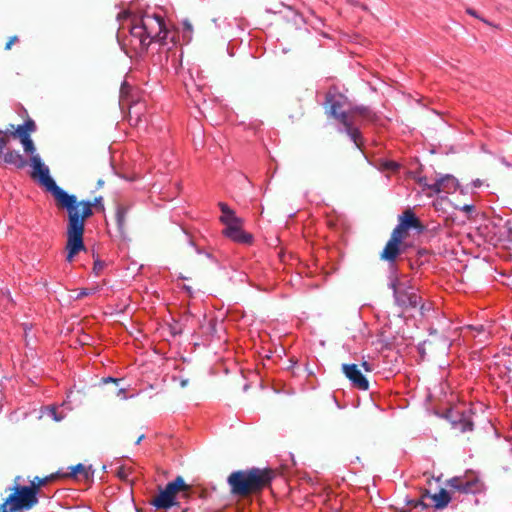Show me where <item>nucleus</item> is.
<instances>
[{
    "instance_id": "nucleus-1",
    "label": "nucleus",
    "mask_w": 512,
    "mask_h": 512,
    "mask_svg": "<svg viewBox=\"0 0 512 512\" xmlns=\"http://www.w3.org/2000/svg\"><path fill=\"white\" fill-rule=\"evenodd\" d=\"M69 197H71V203H61L59 208L66 209L68 213L65 250L67 252L66 261L72 263L76 255L81 251H86L83 242L86 219L93 215V208L104 211V204L101 196L95 198L93 202L89 200L78 202L75 195L69 194Z\"/></svg>"
},
{
    "instance_id": "nucleus-2",
    "label": "nucleus",
    "mask_w": 512,
    "mask_h": 512,
    "mask_svg": "<svg viewBox=\"0 0 512 512\" xmlns=\"http://www.w3.org/2000/svg\"><path fill=\"white\" fill-rule=\"evenodd\" d=\"M169 31L161 14L145 12L134 22L129 34L122 40V47L129 57L144 55L152 42L164 43Z\"/></svg>"
},
{
    "instance_id": "nucleus-3",
    "label": "nucleus",
    "mask_w": 512,
    "mask_h": 512,
    "mask_svg": "<svg viewBox=\"0 0 512 512\" xmlns=\"http://www.w3.org/2000/svg\"><path fill=\"white\" fill-rule=\"evenodd\" d=\"M275 472L270 468L252 467L232 472L227 479L233 495L246 497L271 486Z\"/></svg>"
},
{
    "instance_id": "nucleus-4",
    "label": "nucleus",
    "mask_w": 512,
    "mask_h": 512,
    "mask_svg": "<svg viewBox=\"0 0 512 512\" xmlns=\"http://www.w3.org/2000/svg\"><path fill=\"white\" fill-rule=\"evenodd\" d=\"M347 102V98L336 91V89H330L326 94V104L330 106V114L336 120H338L345 128V133L349 136L351 141L356 145L357 148H361L362 135L358 127H354L352 116L349 112L343 111V107Z\"/></svg>"
},
{
    "instance_id": "nucleus-5",
    "label": "nucleus",
    "mask_w": 512,
    "mask_h": 512,
    "mask_svg": "<svg viewBox=\"0 0 512 512\" xmlns=\"http://www.w3.org/2000/svg\"><path fill=\"white\" fill-rule=\"evenodd\" d=\"M191 486L186 484L181 476H177L173 481L168 482L164 489H161L159 494L155 496L150 504L156 509L168 510L171 507L178 505L177 495L182 493V497L187 498Z\"/></svg>"
},
{
    "instance_id": "nucleus-6",
    "label": "nucleus",
    "mask_w": 512,
    "mask_h": 512,
    "mask_svg": "<svg viewBox=\"0 0 512 512\" xmlns=\"http://www.w3.org/2000/svg\"><path fill=\"white\" fill-rule=\"evenodd\" d=\"M389 288L393 291L395 303L402 308H416L421 303L417 289L409 281H401L393 270L389 277Z\"/></svg>"
},
{
    "instance_id": "nucleus-7",
    "label": "nucleus",
    "mask_w": 512,
    "mask_h": 512,
    "mask_svg": "<svg viewBox=\"0 0 512 512\" xmlns=\"http://www.w3.org/2000/svg\"><path fill=\"white\" fill-rule=\"evenodd\" d=\"M30 162L34 169V173L39 176L41 184L44 185L47 191H49L55 198L57 206L60 207L61 203L70 204L72 201L71 197H69V194L60 188L50 177L49 168L42 163L40 156L32 155Z\"/></svg>"
},
{
    "instance_id": "nucleus-8",
    "label": "nucleus",
    "mask_w": 512,
    "mask_h": 512,
    "mask_svg": "<svg viewBox=\"0 0 512 512\" xmlns=\"http://www.w3.org/2000/svg\"><path fill=\"white\" fill-rule=\"evenodd\" d=\"M11 510H29L38 503L37 487L15 486L14 493L5 500Z\"/></svg>"
},
{
    "instance_id": "nucleus-9",
    "label": "nucleus",
    "mask_w": 512,
    "mask_h": 512,
    "mask_svg": "<svg viewBox=\"0 0 512 512\" xmlns=\"http://www.w3.org/2000/svg\"><path fill=\"white\" fill-rule=\"evenodd\" d=\"M447 486L464 494H479L485 491V485L478 478L465 479L453 477L447 481Z\"/></svg>"
},
{
    "instance_id": "nucleus-10",
    "label": "nucleus",
    "mask_w": 512,
    "mask_h": 512,
    "mask_svg": "<svg viewBox=\"0 0 512 512\" xmlns=\"http://www.w3.org/2000/svg\"><path fill=\"white\" fill-rule=\"evenodd\" d=\"M449 418L454 429H457L462 433L473 430L474 424L468 411L452 410L449 413Z\"/></svg>"
},
{
    "instance_id": "nucleus-11",
    "label": "nucleus",
    "mask_w": 512,
    "mask_h": 512,
    "mask_svg": "<svg viewBox=\"0 0 512 512\" xmlns=\"http://www.w3.org/2000/svg\"><path fill=\"white\" fill-rule=\"evenodd\" d=\"M342 370L345 376L351 381L353 387L359 390H368L369 382L356 364H343Z\"/></svg>"
},
{
    "instance_id": "nucleus-12",
    "label": "nucleus",
    "mask_w": 512,
    "mask_h": 512,
    "mask_svg": "<svg viewBox=\"0 0 512 512\" xmlns=\"http://www.w3.org/2000/svg\"><path fill=\"white\" fill-rule=\"evenodd\" d=\"M431 192L433 194H440V193H446L450 194L456 191L458 187V181L457 179L450 175H442L439 178L435 179L434 182H432Z\"/></svg>"
},
{
    "instance_id": "nucleus-13",
    "label": "nucleus",
    "mask_w": 512,
    "mask_h": 512,
    "mask_svg": "<svg viewBox=\"0 0 512 512\" xmlns=\"http://www.w3.org/2000/svg\"><path fill=\"white\" fill-rule=\"evenodd\" d=\"M243 220L240 223L232 224L224 228L223 235L232 241L240 244H250L253 237L242 229Z\"/></svg>"
},
{
    "instance_id": "nucleus-14",
    "label": "nucleus",
    "mask_w": 512,
    "mask_h": 512,
    "mask_svg": "<svg viewBox=\"0 0 512 512\" xmlns=\"http://www.w3.org/2000/svg\"><path fill=\"white\" fill-rule=\"evenodd\" d=\"M349 114L352 116L354 127H357L356 116H359L363 122L375 123L378 121V115L368 106H355L350 109Z\"/></svg>"
},
{
    "instance_id": "nucleus-15",
    "label": "nucleus",
    "mask_w": 512,
    "mask_h": 512,
    "mask_svg": "<svg viewBox=\"0 0 512 512\" xmlns=\"http://www.w3.org/2000/svg\"><path fill=\"white\" fill-rule=\"evenodd\" d=\"M36 129H37V127H36L34 120H32L31 118H28L27 120H25V122L23 124L18 125L16 128L14 127V125H10L9 130H10L11 136H13L15 138L17 137L21 141L22 139L29 138L30 134L35 132Z\"/></svg>"
},
{
    "instance_id": "nucleus-16",
    "label": "nucleus",
    "mask_w": 512,
    "mask_h": 512,
    "mask_svg": "<svg viewBox=\"0 0 512 512\" xmlns=\"http://www.w3.org/2000/svg\"><path fill=\"white\" fill-rule=\"evenodd\" d=\"M399 223L405 230H409L411 228L416 229L418 232H422L424 230V226L416 217L415 213L410 209L405 210L402 215L399 216Z\"/></svg>"
},
{
    "instance_id": "nucleus-17",
    "label": "nucleus",
    "mask_w": 512,
    "mask_h": 512,
    "mask_svg": "<svg viewBox=\"0 0 512 512\" xmlns=\"http://www.w3.org/2000/svg\"><path fill=\"white\" fill-rule=\"evenodd\" d=\"M400 246L401 243L389 239L380 255L382 260L388 261L391 264V268H394V263L401 253Z\"/></svg>"
},
{
    "instance_id": "nucleus-18",
    "label": "nucleus",
    "mask_w": 512,
    "mask_h": 512,
    "mask_svg": "<svg viewBox=\"0 0 512 512\" xmlns=\"http://www.w3.org/2000/svg\"><path fill=\"white\" fill-rule=\"evenodd\" d=\"M218 206L222 212L219 220L222 224L225 225V227L232 224L240 223V221H242V219L237 217L234 210H232L226 203L219 202Z\"/></svg>"
},
{
    "instance_id": "nucleus-19",
    "label": "nucleus",
    "mask_w": 512,
    "mask_h": 512,
    "mask_svg": "<svg viewBox=\"0 0 512 512\" xmlns=\"http://www.w3.org/2000/svg\"><path fill=\"white\" fill-rule=\"evenodd\" d=\"M0 157L5 163L13 165L16 168H23L26 165L24 157L15 150L3 151V154Z\"/></svg>"
},
{
    "instance_id": "nucleus-20",
    "label": "nucleus",
    "mask_w": 512,
    "mask_h": 512,
    "mask_svg": "<svg viewBox=\"0 0 512 512\" xmlns=\"http://www.w3.org/2000/svg\"><path fill=\"white\" fill-rule=\"evenodd\" d=\"M129 212V206L118 204L116 208V223L121 235L124 234L126 229V218Z\"/></svg>"
},
{
    "instance_id": "nucleus-21",
    "label": "nucleus",
    "mask_w": 512,
    "mask_h": 512,
    "mask_svg": "<svg viewBox=\"0 0 512 512\" xmlns=\"http://www.w3.org/2000/svg\"><path fill=\"white\" fill-rule=\"evenodd\" d=\"M69 475L76 479L88 480L92 477L93 472L90 467H86L83 464H77L76 466L71 467Z\"/></svg>"
},
{
    "instance_id": "nucleus-22",
    "label": "nucleus",
    "mask_w": 512,
    "mask_h": 512,
    "mask_svg": "<svg viewBox=\"0 0 512 512\" xmlns=\"http://www.w3.org/2000/svg\"><path fill=\"white\" fill-rule=\"evenodd\" d=\"M432 500L435 508L443 509L450 503L451 497L447 490L441 489L438 493L432 496Z\"/></svg>"
},
{
    "instance_id": "nucleus-23",
    "label": "nucleus",
    "mask_w": 512,
    "mask_h": 512,
    "mask_svg": "<svg viewBox=\"0 0 512 512\" xmlns=\"http://www.w3.org/2000/svg\"><path fill=\"white\" fill-rule=\"evenodd\" d=\"M407 231L408 230H405L403 227H401V224L399 223L393 229L390 239L402 244L403 239L407 236Z\"/></svg>"
},
{
    "instance_id": "nucleus-24",
    "label": "nucleus",
    "mask_w": 512,
    "mask_h": 512,
    "mask_svg": "<svg viewBox=\"0 0 512 512\" xmlns=\"http://www.w3.org/2000/svg\"><path fill=\"white\" fill-rule=\"evenodd\" d=\"M10 136L11 134L9 129H7L6 131L0 130V156H2L4 148L9 142Z\"/></svg>"
},
{
    "instance_id": "nucleus-25",
    "label": "nucleus",
    "mask_w": 512,
    "mask_h": 512,
    "mask_svg": "<svg viewBox=\"0 0 512 512\" xmlns=\"http://www.w3.org/2000/svg\"><path fill=\"white\" fill-rule=\"evenodd\" d=\"M20 142L22 143L24 151L27 154H31V156L35 155L34 153H35L36 148L34 146V143H33L32 139H31V137L26 138V139H22Z\"/></svg>"
},
{
    "instance_id": "nucleus-26",
    "label": "nucleus",
    "mask_w": 512,
    "mask_h": 512,
    "mask_svg": "<svg viewBox=\"0 0 512 512\" xmlns=\"http://www.w3.org/2000/svg\"><path fill=\"white\" fill-rule=\"evenodd\" d=\"M104 266L105 263L103 261H101L100 259H95L93 265V272L95 273V275H100L104 269Z\"/></svg>"
},
{
    "instance_id": "nucleus-27",
    "label": "nucleus",
    "mask_w": 512,
    "mask_h": 512,
    "mask_svg": "<svg viewBox=\"0 0 512 512\" xmlns=\"http://www.w3.org/2000/svg\"><path fill=\"white\" fill-rule=\"evenodd\" d=\"M117 476L123 480H126L130 474V469L125 468L124 466L117 467Z\"/></svg>"
},
{
    "instance_id": "nucleus-28",
    "label": "nucleus",
    "mask_w": 512,
    "mask_h": 512,
    "mask_svg": "<svg viewBox=\"0 0 512 512\" xmlns=\"http://www.w3.org/2000/svg\"><path fill=\"white\" fill-rule=\"evenodd\" d=\"M384 167L391 171H397L400 168V165L395 161H386Z\"/></svg>"
},
{
    "instance_id": "nucleus-29",
    "label": "nucleus",
    "mask_w": 512,
    "mask_h": 512,
    "mask_svg": "<svg viewBox=\"0 0 512 512\" xmlns=\"http://www.w3.org/2000/svg\"><path fill=\"white\" fill-rule=\"evenodd\" d=\"M47 482V478L41 479L39 477H35V479L32 481V485L30 487H37V490L40 488V486L45 485Z\"/></svg>"
},
{
    "instance_id": "nucleus-30",
    "label": "nucleus",
    "mask_w": 512,
    "mask_h": 512,
    "mask_svg": "<svg viewBox=\"0 0 512 512\" xmlns=\"http://www.w3.org/2000/svg\"><path fill=\"white\" fill-rule=\"evenodd\" d=\"M419 184L422 185L425 189H428L431 191V187L432 186V183H430L428 181V178L427 177H422L419 179Z\"/></svg>"
},
{
    "instance_id": "nucleus-31",
    "label": "nucleus",
    "mask_w": 512,
    "mask_h": 512,
    "mask_svg": "<svg viewBox=\"0 0 512 512\" xmlns=\"http://www.w3.org/2000/svg\"><path fill=\"white\" fill-rule=\"evenodd\" d=\"M17 510H11V505L6 504V501L1 504L0 512H16Z\"/></svg>"
},
{
    "instance_id": "nucleus-32",
    "label": "nucleus",
    "mask_w": 512,
    "mask_h": 512,
    "mask_svg": "<svg viewBox=\"0 0 512 512\" xmlns=\"http://www.w3.org/2000/svg\"><path fill=\"white\" fill-rule=\"evenodd\" d=\"M18 41V37L17 36H13L9 39V41L6 43V46H5V49L6 50H9L11 49L12 45Z\"/></svg>"
},
{
    "instance_id": "nucleus-33",
    "label": "nucleus",
    "mask_w": 512,
    "mask_h": 512,
    "mask_svg": "<svg viewBox=\"0 0 512 512\" xmlns=\"http://www.w3.org/2000/svg\"><path fill=\"white\" fill-rule=\"evenodd\" d=\"M121 381L119 378H113V377H106L102 379L103 383H116L118 384Z\"/></svg>"
},
{
    "instance_id": "nucleus-34",
    "label": "nucleus",
    "mask_w": 512,
    "mask_h": 512,
    "mask_svg": "<svg viewBox=\"0 0 512 512\" xmlns=\"http://www.w3.org/2000/svg\"><path fill=\"white\" fill-rule=\"evenodd\" d=\"M89 294H90V291H89L88 289H82V290L79 292V294H78V296H77V299H81V298H83V297H85V296H87V295H89Z\"/></svg>"
},
{
    "instance_id": "nucleus-35",
    "label": "nucleus",
    "mask_w": 512,
    "mask_h": 512,
    "mask_svg": "<svg viewBox=\"0 0 512 512\" xmlns=\"http://www.w3.org/2000/svg\"><path fill=\"white\" fill-rule=\"evenodd\" d=\"M467 13L470 14L471 16L478 17L476 11L473 9H467Z\"/></svg>"
},
{
    "instance_id": "nucleus-36",
    "label": "nucleus",
    "mask_w": 512,
    "mask_h": 512,
    "mask_svg": "<svg viewBox=\"0 0 512 512\" xmlns=\"http://www.w3.org/2000/svg\"><path fill=\"white\" fill-rule=\"evenodd\" d=\"M123 395V398H126V391L125 389L121 388L119 391H118V395Z\"/></svg>"
},
{
    "instance_id": "nucleus-37",
    "label": "nucleus",
    "mask_w": 512,
    "mask_h": 512,
    "mask_svg": "<svg viewBox=\"0 0 512 512\" xmlns=\"http://www.w3.org/2000/svg\"><path fill=\"white\" fill-rule=\"evenodd\" d=\"M472 209H473V206H471V205H465V206L463 207V210H465V211H470V210H472Z\"/></svg>"
},
{
    "instance_id": "nucleus-38",
    "label": "nucleus",
    "mask_w": 512,
    "mask_h": 512,
    "mask_svg": "<svg viewBox=\"0 0 512 512\" xmlns=\"http://www.w3.org/2000/svg\"><path fill=\"white\" fill-rule=\"evenodd\" d=\"M363 367L365 368L366 371H370V366L367 362H363Z\"/></svg>"
},
{
    "instance_id": "nucleus-39",
    "label": "nucleus",
    "mask_w": 512,
    "mask_h": 512,
    "mask_svg": "<svg viewBox=\"0 0 512 512\" xmlns=\"http://www.w3.org/2000/svg\"><path fill=\"white\" fill-rule=\"evenodd\" d=\"M144 439V435H140L136 441V444H139Z\"/></svg>"
},
{
    "instance_id": "nucleus-40",
    "label": "nucleus",
    "mask_w": 512,
    "mask_h": 512,
    "mask_svg": "<svg viewBox=\"0 0 512 512\" xmlns=\"http://www.w3.org/2000/svg\"><path fill=\"white\" fill-rule=\"evenodd\" d=\"M477 330L478 333H480L481 331H483V326L480 325L478 327L475 328Z\"/></svg>"
},
{
    "instance_id": "nucleus-41",
    "label": "nucleus",
    "mask_w": 512,
    "mask_h": 512,
    "mask_svg": "<svg viewBox=\"0 0 512 512\" xmlns=\"http://www.w3.org/2000/svg\"><path fill=\"white\" fill-rule=\"evenodd\" d=\"M480 184H481L480 180H476V181L474 182V186H475V187H479V186H480Z\"/></svg>"
},
{
    "instance_id": "nucleus-42",
    "label": "nucleus",
    "mask_w": 512,
    "mask_h": 512,
    "mask_svg": "<svg viewBox=\"0 0 512 512\" xmlns=\"http://www.w3.org/2000/svg\"><path fill=\"white\" fill-rule=\"evenodd\" d=\"M420 309H421L422 314H423V313H424V310L426 309V308H425V305H421Z\"/></svg>"
},
{
    "instance_id": "nucleus-43",
    "label": "nucleus",
    "mask_w": 512,
    "mask_h": 512,
    "mask_svg": "<svg viewBox=\"0 0 512 512\" xmlns=\"http://www.w3.org/2000/svg\"><path fill=\"white\" fill-rule=\"evenodd\" d=\"M509 454L512 457V448L510 449Z\"/></svg>"
}]
</instances>
